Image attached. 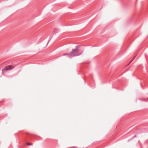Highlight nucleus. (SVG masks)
I'll return each mask as SVG.
<instances>
[{"instance_id":"nucleus-3","label":"nucleus","mask_w":148,"mask_h":148,"mask_svg":"<svg viewBox=\"0 0 148 148\" xmlns=\"http://www.w3.org/2000/svg\"><path fill=\"white\" fill-rule=\"evenodd\" d=\"M27 145H32V143H27Z\"/></svg>"},{"instance_id":"nucleus-2","label":"nucleus","mask_w":148,"mask_h":148,"mask_svg":"<svg viewBox=\"0 0 148 148\" xmlns=\"http://www.w3.org/2000/svg\"><path fill=\"white\" fill-rule=\"evenodd\" d=\"M14 68V66L12 65H8L5 67L2 70V73H3L5 72L6 71H9Z\"/></svg>"},{"instance_id":"nucleus-6","label":"nucleus","mask_w":148,"mask_h":148,"mask_svg":"<svg viewBox=\"0 0 148 148\" xmlns=\"http://www.w3.org/2000/svg\"><path fill=\"white\" fill-rule=\"evenodd\" d=\"M28 134H27V135H28Z\"/></svg>"},{"instance_id":"nucleus-4","label":"nucleus","mask_w":148,"mask_h":148,"mask_svg":"<svg viewBox=\"0 0 148 148\" xmlns=\"http://www.w3.org/2000/svg\"><path fill=\"white\" fill-rule=\"evenodd\" d=\"M134 59H134H133L132 60V61H131V62H130V63H129V64H130V63H131L132 62V61Z\"/></svg>"},{"instance_id":"nucleus-5","label":"nucleus","mask_w":148,"mask_h":148,"mask_svg":"<svg viewBox=\"0 0 148 148\" xmlns=\"http://www.w3.org/2000/svg\"><path fill=\"white\" fill-rule=\"evenodd\" d=\"M136 135H135V136H134L133 137V138H134V137H136Z\"/></svg>"},{"instance_id":"nucleus-1","label":"nucleus","mask_w":148,"mask_h":148,"mask_svg":"<svg viewBox=\"0 0 148 148\" xmlns=\"http://www.w3.org/2000/svg\"><path fill=\"white\" fill-rule=\"evenodd\" d=\"M80 46L79 45L77 46L76 47L75 49H73L72 51L68 53L64 54H63V56L66 55L69 58L75 56H78L81 55L82 53L79 52L80 49H78L79 47Z\"/></svg>"}]
</instances>
